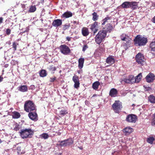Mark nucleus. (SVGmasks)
I'll return each instance as SVG.
<instances>
[{
	"label": "nucleus",
	"mask_w": 155,
	"mask_h": 155,
	"mask_svg": "<svg viewBox=\"0 0 155 155\" xmlns=\"http://www.w3.org/2000/svg\"><path fill=\"white\" fill-rule=\"evenodd\" d=\"M134 45L136 46H141L145 45L148 41L147 38L140 35H137L133 40Z\"/></svg>",
	"instance_id": "f257e3e1"
},
{
	"label": "nucleus",
	"mask_w": 155,
	"mask_h": 155,
	"mask_svg": "<svg viewBox=\"0 0 155 155\" xmlns=\"http://www.w3.org/2000/svg\"><path fill=\"white\" fill-rule=\"evenodd\" d=\"M107 35V33L104 30L99 31L95 37V42L97 44H100L105 38Z\"/></svg>",
	"instance_id": "f03ea898"
},
{
	"label": "nucleus",
	"mask_w": 155,
	"mask_h": 155,
	"mask_svg": "<svg viewBox=\"0 0 155 155\" xmlns=\"http://www.w3.org/2000/svg\"><path fill=\"white\" fill-rule=\"evenodd\" d=\"M33 131L30 128L21 130L19 132L20 135L23 138L30 137L33 135Z\"/></svg>",
	"instance_id": "7ed1b4c3"
},
{
	"label": "nucleus",
	"mask_w": 155,
	"mask_h": 155,
	"mask_svg": "<svg viewBox=\"0 0 155 155\" xmlns=\"http://www.w3.org/2000/svg\"><path fill=\"white\" fill-rule=\"evenodd\" d=\"M24 109L27 112H31L35 109V104L31 101H26L24 104Z\"/></svg>",
	"instance_id": "20e7f679"
},
{
	"label": "nucleus",
	"mask_w": 155,
	"mask_h": 155,
	"mask_svg": "<svg viewBox=\"0 0 155 155\" xmlns=\"http://www.w3.org/2000/svg\"><path fill=\"white\" fill-rule=\"evenodd\" d=\"M112 107L115 113L119 114L123 108L122 103L119 100H116L112 105Z\"/></svg>",
	"instance_id": "39448f33"
},
{
	"label": "nucleus",
	"mask_w": 155,
	"mask_h": 155,
	"mask_svg": "<svg viewBox=\"0 0 155 155\" xmlns=\"http://www.w3.org/2000/svg\"><path fill=\"white\" fill-rule=\"evenodd\" d=\"M59 49L60 52L64 55H68L71 53V50L69 47L65 44L61 45Z\"/></svg>",
	"instance_id": "423d86ee"
},
{
	"label": "nucleus",
	"mask_w": 155,
	"mask_h": 155,
	"mask_svg": "<svg viewBox=\"0 0 155 155\" xmlns=\"http://www.w3.org/2000/svg\"><path fill=\"white\" fill-rule=\"evenodd\" d=\"M136 60L139 64L143 65L145 63L146 59L143 55L141 53H138L136 56Z\"/></svg>",
	"instance_id": "0eeeda50"
},
{
	"label": "nucleus",
	"mask_w": 155,
	"mask_h": 155,
	"mask_svg": "<svg viewBox=\"0 0 155 155\" xmlns=\"http://www.w3.org/2000/svg\"><path fill=\"white\" fill-rule=\"evenodd\" d=\"M60 145L61 147L69 146L72 144L74 140L72 138H69L62 141H59Z\"/></svg>",
	"instance_id": "6e6552de"
},
{
	"label": "nucleus",
	"mask_w": 155,
	"mask_h": 155,
	"mask_svg": "<svg viewBox=\"0 0 155 155\" xmlns=\"http://www.w3.org/2000/svg\"><path fill=\"white\" fill-rule=\"evenodd\" d=\"M137 119V118L136 115L130 114L127 116L125 120L128 122L135 123Z\"/></svg>",
	"instance_id": "1a4fd4ad"
},
{
	"label": "nucleus",
	"mask_w": 155,
	"mask_h": 155,
	"mask_svg": "<svg viewBox=\"0 0 155 155\" xmlns=\"http://www.w3.org/2000/svg\"><path fill=\"white\" fill-rule=\"evenodd\" d=\"M120 38L121 40L126 42V43H125L126 45H127V44L130 45L129 44L130 43L131 38L128 36L124 34H122L120 36Z\"/></svg>",
	"instance_id": "9d476101"
},
{
	"label": "nucleus",
	"mask_w": 155,
	"mask_h": 155,
	"mask_svg": "<svg viewBox=\"0 0 155 155\" xmlns=\"http://www.w3.org/2000/svg\"><path fill=\"white\" fill-rule=\"evenodd\" d=\"M145 79L148 83L153 82L155 79V75L152 73H149L146 77Z\"/></svg>",
	"instance_id": "9b49d317"
},
{
	"label": "nucleus",
	"mask_w": 155,
	"mask_h": 155,
	"mask_svg": "<svg viewBox=\"0 0 155 155\" xmlns=\"http://www.w3.org/2000/svg\"><path fill=\"white\" fill-rule=\"evenodd\" d=\"M72 80L74 83V87L78 88L80 86V83L79 77L76 75H74L72 78Z\"/></svg>",
	"instance_id": "f8f14e48"
},
{
	"label": "nucleus",
	"mask_w": 155,
	"mask_h": 155,
	"mask_svg": "<svg viewBox=\"0 0 155 155\" xmlns=\"http://www.w3.org/2000/svg\"><path fill=\"white\" fill-rule=\"evenodd\" d=\"M105 30H104L106 33H110L114 29L113 25L110 23H108L105 26Z\"/></svg>",
	"instance_id": "ddd939ff"
},
{
	"label": "nucleus",
	"mask_w": 155,
	"mask_h": 155,
	"mask_svg": "<svg viewBox=\"0 0 155 155\" xmlns=\"http://www.w3.org/2000/svg\"><path fill=\"white\" fill-rule=\"evenodd\" d=\"M62 24V20L57 19L54 20L52 23V25L55 27H58L60 26Z\"/></svg>",
	"instance_id": "4468645a"
},
{
	"label": "nucleus",
	"mask_w": 155,
	"mask_h": 155,
	"mask_svg": "<svg viewBox=\"0 0 155 155\" xmlns=\"http://www.w3.org/2000/svg\"><path fill=\"white\" fill-rule=\"evenodd\" d=\"M123 131L125 135H128L133 132V129L130 127H127L124 129Z\"/></svg>",
	"instance_id": "2eb2a0df"
},
{
	"label": "nucleus",
	"mask_w": 155,
	"mask_h": 155,
	"mask_svg": "<svg viewBox=\"0 0 155 155\" xmlns=\"http://www.w3.org/2000/svg\"><path fill=\"white\" fill-rule=\"evenodd\" d=\"M118 94V91L114 88H112L110 91L109 95L111 97H115L117 96Z\"/></svg>",
	"instance_id": "dca6fc26"
},
{
	"label": "nucleus",
	"mask_w": 155,
	"mask_h": 155,
	"mask_svg": "<svg viewBox=\"0 0 155 155\" xmlns=\"http://www.w3.org/2000/svg\"><path fill=\"white\" fill-rule=\"evenodd\" d=\"M28 116L29 118L32 120H36L37 117V115L36 113L35 112H29Z\"/></svg>",
	"instance_id": "f3484780"
},
{
	"label": "nucleus",
	"mask_w": 155,
	"mask_h": 155,
	"mask_svg": "<svg viewBox=\"0 0 155 155\" xmlns=\"http://www.w3.org/2000/svg\"><path fill=\"white\" fill-rule=\"evenodd\" d=\"M106 61L107 64L111 65L114 63L115 59L111 56H110L107 58Z\"/></svg>",
	"instance_id": "a211bd4d"
},
{
	"label": "nucleus",
	"mask_w": 155,
	"mask_h": 155,
	"mask_svg": "<svg viewBox=\"0 0 155 155\" xmlns=\"http://www.w3.org/2000/svg\"><path fill=\"white\" fill-rule=\"evenodd\" d=\"M81 33L82 35L84 37L88 36L89 33L88 29L86 27H83L81 29Z\"/></svg>",
	"instance_id": "6ab92c4d"
},
{
	"label": "nucleus",
	"mask_w": 155,
	"mask_h": 155,
	"mask_svg": "<svg viewBox=\"0 0 155 155\" xmlns=\"http://www.w3.org/2000/svg\"><path fill=\"white\" fill-rule=\"evenodd\" d=\"M133 76L130 75L129 77L128 78H124L123 79V81H124V82L127 83H133L134 81L133 80Z\"/></svg>",
	"instance_id": "aec40b11"
},
{
	"label": "nucleus",
	"mask_w": 155,
	"mask_h": 155,
	"mask_svg": "<svg viewBox=\"0 0 155 155\" xmlns=\"http://www.w3.org/2000/svg\"><path fill=\"white\" fill-rule=\"evenodd\" d=\"M142 77V74L140 73L135 78L133 76V80L134 83H138L141 80Z\"/></svg>",
	"instance_id": "412c9836"
},
{
	"label": "nucleus",
	"mask_w": 155,
	"mask_h": 155,
	"mask_svg": "<svg viewBox=\"0 0 155 155\" xmlns=\"http://www.w3.org/2000/svg\"><path fill=\"white\" fill-rule=\"evenodd\" d=\"M130 8H131L133 10L137 9L138 7L137 3V2H130Z\"/></svg>",
	"instance_id": "4be33fe9"
},
{
	"label": "nucleus",
	"mask_w": 155,
	"mask_h": 155,
	"mask_svg": "<svg viewBox=\"0 0 155 155\" xmlns=\"http://www.w3.org/2000/svg\"><path fill=\"white\" fill-rule=\"evenodd\" d=\"M84 59L83 58H80L78 60V67L80 69L82 68L84 62Z\"/></svg>",
	"instance_id": "5701e85b"
},
{
	"label": "nucleus",
	"mask_w": 155,
	"mask_h": 155,
	"mask_svg": "<svg viewBox=\"0 0 155 155\" xmlns=\"http://www.w3.org/2000/svg\"><path fill=\"white\" fill-rule=\"evenodd\" d=\"M18 90L22 92H25L28 91V87L26 85H21L18 88Z\"/></svg>",
	"instance_id": "b1692460"
},
{
	"label": "nucleus",
	"mask_w": 155,
	"mask_h": 155,
	"mask_svg": "<svg viewBox=\"0 0 155 155\" xmlns=\"http://www.w3.org/2000/svg\"><path fill=\"white\" fill-rule=\"evenodd\" d=\"M73 15L72 12L70 11H67L64 12L63 15L62 16L64 18H68L72 16Z\"/></svg>",
	"instance_id": "393cba45"
},
{
	"label": "nucleus",
	"mask_w": 155,
	"mask_h": 155,
	"mask_svg": "<svg viewBox=\"0 0 155 155\" xmlns=\"http://www.w3.org/2000/svg\"><path fill=\"white\" fill-rule=\"evenodd\" d=\"M150 47L151 48V51L154 52L153 54L155 55V41H152L150 43Z\"/></svg>",
	"instance_id": "a878e982"
},
{
	"label": "nucleus",
	"mask_w": 155,
	"mask_h": 155,
	"mask_svg": "<svg viewBox=\"0 0 155 155\" xmlns=\"http://www.w3.org/2000/svg\"><path fill=\"white\" fill-rule=\"evenodd\" d=\"M98 22L97 21H94L93 23L91 25L90 29L93 31L96 28H98Z\"/></svg>",
	"instance_id": "bb28decb"
},
{
	"label": "nucleus",
	"mask_w": 155,
	"mask_h": 155,
	"mask_svg": "<svg viewBox=\"0 0 155 155\" xmlns=\"http://www.w3.org/2000/svg\"><path fill=\"white\" fill-rule=\"evenodd\" d=\"M100 85V83L98 81H96L94 82L92 84V88L94 89L97 90Z\"/></svg>",
	"instance_id": "cd10ccee"
},
{
	"label": "nucleus",
	"mask_w": 155,
	"mask_h": 155,
	"mask_svg": "<svg viewBox=\"0 0 155 155\" xmlns=\"http://www.w3.org/2000/svg\"><path fill=\"white\" fill-rule=\"evenodd\" d=\"M130 2H123L121 5V7L124 8H130Z\"/></svg>",
	"instance_id": "c85d7f7f"
},
{
	"label": "nucleus",
	"mask_w": 155,
	"mask_h": 155,
	"mask_svg": "<svg viewBox=\"0 0 155 155\" xmlns=\"http://www.w3.org/2000/svg\"><path fill=\"white\" fill-rule=\"evenodd\" d=\"M148 100L151 103H155V97L153 95H150L149 96Z\"/></svg>",
	"instance_id": "c756f323"
},
{
	"label": "nucleus",
	"mask_w": 155,
	"mask_h": 155,
	"mask_svg": "<svg viewBox=\"0 0 155 155\" xmlns=\"http://www.w3.org/2000/svg\"><path fill=\"white\" fill-rule=\"evenodd\" d=\"M92 15L93 16L92 20L94 21H96L98 19V15H97V13L96 12H94Z\"/></svg>",
	"instance_id": "7c9ffc66"
},
{
	"label": "nucleus",
	"mask_w": 155,
	"mask_h": 155,
	"mask_svg": "<svg viewBox=\"0 0 155 155\" xmlns=\"http://www.w3.org/2000/svg\"><path fill=\"white\" fill-rule=\"evenodd\" d=\"M48 69L49 71H51L53 73H54V71L56 70V68L54 65H50L48 68Z\"/></svg>",
	"instance_id": "2f4dec72"
},
{
	"label": "nucleus",
	"mask_w": 155,
	"mask_h": 155,
	"mask_svg": "<svg viewBox=\"0 0 155 155\" xmlns=\"http://www.w3.org/2000/svg\"><path fill=\"white\" fill-rule=\"evenodd\" d=\"M111 16H107V17L102 20L103 23H102V25H104L106 23L108 22V20L111 19Z\"/></svg>",
	"instance_id": "473e14b6"
},
{
	"label": "nucleus",
	"mask_w": 155,
	"mask_h": 155,
	"mask_svg": "<svg viewBox=\"0 0 155 155\" xmlns=\"http://www.w3.org/2000/svg\"><path fill=\"white\" fill-rule=\"evenodd\" d=\"M39 75L42 77H45L47 75L46 71L45 70H41L39 72Z\"/></svg>",
	"instance_id": "72a5a7b5"
},
{
	"label": "nucleus",
	"mask_w": 155,
	"mask_h": 155,
	"mask_svg": "<svg viewBox=\"0 0 155 155\" xmlns=\"http://www.w3.org/2000/svg\"><path fill=\"white\" fill-rule=\"evenodd\" d=\"M154 140L155 139L153 137H150L147 138V141L148 143L152 144Z\"/></svg>",
	"instance_id": "f704fd0d"
},
{
	"label": "nucleus",
	"mask_w": 155,
	"mask_h": 155,
	"mask_svg": "<svg viewBox=\"0 0 155 155\" xmlns=\"http://www.w3.org/2000/svg\"><path fill=\"white\" fill-rule=\"evenodd\" d=\"M68 111L67 110L64 109H62L60 112V115L61 116H64V115L68 113Z\"/></svg>",
	"instance_id": "c9c22d12"
},
{
	"label": "nucleus",
	"mask_w": 155,
	"mask_h": 155,
	"mask_svg": "<svg viewBox=\"0 0 155 155\" xmlns=\"http://www.w3.org/2000/svg\"><path fill=\"white\" fill-rule=\"evenodd\" d=\"M20 115L19 113L17 112H14L13 113V117L14 118H18L20 117Z\"/></svg>",
	"instance_id": "e433bc0d"
},
{
	"label": "nucleus",
	"mask_w": 155,
	"mask_h": 155,
	"mask_svg": "<svg viewBox=\"0 0 155 155\" xmlns=\"http://www.w3.org/2000/svg\"><path fill=\"white\" fill-rule=\"evenodd\" d=\"M40 137L42 139H46L49 137V135L46 133H43L40 135Z\"/></svg>",
	"instance_id": "4c0bfd02"
},
{
	"label": "nucleus",
	"mask_w": 155,
	"mask_h": 155,
	"mask_svg": "<svg viewBox=\"0 0 155 155\" xmlns=\"http://www.w3.org/2000/svg\"><path fill=\"white\" fill-rule=\"evenodd\" d=\"M16 151L18 154H21L24 153V152L21 150V148L20 147H18L16 149Z\"/></svg>",
	"instance_id": "58836bf2"
},
{
	"label": "nucleus",
	"mask_w": 155,
	"mask_h": 155,
	"mask_svg": "<svg viewBox=\"0 0 155 155\" xmlns=\"http://www.w3.org/2000/svg\"><path fill=\"white\" fill-rule=\"evenodd\" d=\"M36 8L35 6H31L29 8L28 12H33L36 10Z\"/></svg>",
	"instance_id": "ea45409f"
},
{
	"label": "nucleus",
	"mask_w": 155,
	"mask_h": 155,
	"mask_svg": "<svg viewBox=\"0 0 155 155\" xmlns=\"http://www.w3.org/2000/svg\"><path fill=\"white\" fill-rule=\"evenodd\" d=\"M18 45V43H16L15 42H13L12 47L14 48V50L15 51L17 50V47Z\"/></svg>",
	"instance_id": "a19ab883"
},
{
	"label": "nucleus",
	"mask_w": 155,
	"mask_h": 155,
	"mask_svg": "<svg viewBox=\"0 0 155 155\" xmlns=\"http://www.w3.org/2000/svg\"><path fill=\"white\" fill-rule=\"evenodd\" d=\"M20 128V126L18 124H16L15 125V127L14 129L15 131H18L19 130Z\"/></svg>",
	"instance_id": "79ce46f5"
},
{
	"label": "nucleus",
	"mask_w": 155,
	"mask_h": 155,
	"mask_svg": "<svg viewBox=\"0 0 155 155\" xmlns=\"http://www.w3.org/2000/svg\"><path fill=\"white\" fill-rule=\"evenodd\" d=\"M88 48V45H84L83 47L82 48V51L84 52Z\"/></svg>",
	"instance_id": "37998d69"
},
{
	"label": "nucleus",
	"mask_w": 155,
	"mask_h": 155,
	"mask_svg": "<svg viewBox=\"0 0 155 155\" xmlns=\"http://www.w3.org/2000/svg\"><path fill=\"white\" fill-rule=\"evenodd\" d=\"M56 78L55 77H54L53 78H50L49 81L50 82H53L56 80Z\"/></svg>",
	"instance_id": "c03bdc74"
},
{
	"label": "nucleus",
	"mask_w": 155,
	"mask_h": 155,
	"mask_svg": "<svg viewBox=\"0 0 155 155\" xmlns=\"http://www.w3.org/2000/svg\"><path fill=\"white\" fill-rule=\"evenodd\" d=\"M11 30L10 29L8 28L6 31V34L7 35H9L11 33Z\"/></svg>",
	"instance_id": "a18cd8bd"
},
{
	"label": "nucleus",
	"mask_w": 155,
	"mask_h": 155,
	"mask_svg": "<svg viewBox=\"0 0 155 155\" xmlns=\"http://www.w3.org/2000/svg\"><path fill=\"white\" fill-rule=\"evenodd\" d=\"M61 130H58V131L55 132V134H53V135L54 136L55 135H60L61 134V132H60Z\"/></svg>",
	"instance_id": "49530a36"
},
{
	"label": "nucleus",
	"mask_w": 155,
	"mask_h": 155,
	"mask_svg": "<svg viewBox=\"0 0 155 155\" xmlns=\"http://www.w3.org/2000/svg\"><path fill=\"white\" fill-rule=\"evenodd\" d=\"M151 125L153 126L155 125V118H153L151 122Z\"/></svg>",
	"instance_id": "de8ad7c7"
},
{
	"label": "nucleus",
	"mask_w": 155,
	"mask_h": 155,
	"mask_svg": "<svg viewBox=\"0 0 155 155\" xmlns=\"http://www.w3.org/2000/svg\"><path fill=\"white\" fill-rule=\"evenodd\" d=\"M71 38H72L71 37H67L66 38V40L67 41H69L71 40Z\"/></svg>",
	"instance_id": "09e8293b"
},
{
	"label": "nucleus",
	"mask_w": 155,
	"mask_h": 155,
	"mask_svg": "<svg viewBox=\"0 0 155 155\" xmlns=\"http://www.w3.org/2000/svg\"><path fill=\"white\" fill-rule=\"evenodd\" d=\"M98 29H97V28H96L94 29V30L93 31H93V33H94V34L97 32V31H98Z\"/></svg>",
	"instance_id": "8fccbe9b"
},
{
	"label": "nucleus",
	"mask_w": 155,
	"mask_h": 155,
	"mask_svg": "<svg viewBox=\"0 0 155 155\" xmlns=\"http://www.w3.org/2000/svg\"><path fill=\"white\" fill-rule=\"evenodd\" d=\"M151 21L153 23H155V16L152 18Z\"/></svg>",
	"instance_id": "3c124183"
},
{
	"label": "nucleus",
	"mask_w": 155,
	"mask_h": 155,
	"mask_svg": "<svg viewBox=\"0 0 155 155\" xmlns=\"http://www.w3.org/2000/svg\"><path fill=\"white\" fill-rule=\"evenodd\" d=\"M73 23L74 24L78 25L79 24V21H74Z\"/></svg>",
	"instance_id": "603ef678"
},
{
	"label": "nucleus",
	"mask_w": 155,
	"mask_h": 155,
	"mask_svg": "<svg viewBox=\"0 0 155 155\" xmlns=\"http://www.w3.org/2000/svg\"><path fill=\"white\" fill-rule=\"evenodd\" d=\"M3 20V18L2 17H0V24L2 23Z\"/></svg>",
	"instance_id": "864d4df0"
},
{
	"label": "nucleus",
	"mask_w": 155,
	"mask_h": 155,
	"mask_svg": "<svg viewBox=\"0 0 155 155\" xmlns=\"http://www.w3.org/2000/svg\"><path fill=\"white\" fill-rule=\"evenodd\" d=\"M3 79V78L1 76H0V82H2Z\"/></svg>",
	"instance_id": "5fc2aeb1"
},
{
	"label": "nucleus",
	"mask_w": 155,
	"mask_h": 155,
	"mask_svg": "<svg viewBox=\"0 0 155 155\" xmlns=\"http://www.w3.org/2000/svg\"><path fill=\"white\" fill-rule=\"evenodd\" d=\"M85 104L86 105H88L89 104V102L87 100H86L85 101Z\"/></svg>",
	"instance_id": "6e6d98bb"
},
{
	"label": "nucleus",
	"mask_w": 155,
	"mask_h": 155,
	"mask_svg": "<svg viewBox=\"0 0 155 155\" xmlns=\"http://www.w3.org/2000/svg\"><path fill=\"white\" fill-rule=\"evenodd\" d=\"M64 26H65V27H67V28H64V30H65L67 28H68V27H69V26L68 25H64Z\"/></svg>",
	"instance_id": "4d7b16f0"
},
{
	"label": "nucleus",
	"mask_w": 155,
	"mask_h": 155,
	"mask_svg": "<svg viewBox=\"0 0 155 155\" xmlns=\"http://www.w3.org/2000/svg\"><path fill=\"white\" fill-rule=\"evenodd\" d=\"M97 94H94L92 96V97H95V96H97Z\"/></svg>",
	"instance_id": "13d9d810"
},
{
	"label": "nucleus",
	"mask_w": 155,
	"mask_h": 155,
	"mask_svg": "<svg viewBox=\"0 0 155 155\" xmlns=\"http://www.w3.org/2000/svg\"><path fill=\"white\" fill-rule=\"evenodd\" d=\"M57 131H56L55 130H54V129H53L52 130V132H54V133H55V132H57Z\"/></svg>",
	"instance_id": "bf43d9fd"
},
{
	"label": "nucleus",
	"mask_w": 155,
	"mask_h": 155,
	"mask_svg": "<svg viewBox=\"0 0 155 155\" xmlns=\"http://www.w3.org/2000/svg\"><path fill=\"white\" fill-rule=\"evenodd\" d=\"M44 0H40L41 3H42L44 2Z\"/></svg>",
	"instance_id": "052dcab7"
},
{
	"label": "nucleus",
	"mask_w": 155,
	"mask_h": 155,
	"mask_svg": "<svg viewBox=\"0 0 155 155\" xmlns=\"http://www.w3.org/2000/svg\"><path fill=\"white\" fill-rule=\"evenodd\" d=\"M153 117L155 118V113L153 115Z\"/></svg>",
	"instance_id": "680f3d73"
},
{
	"label": "nucleus",
	"mask_w": 155,
	"mask_h": 155,
	"mask_svg": "<svg viewBox=\"0 0 155 155\" xmlns=\"http://www.w3.org/2000/svg\"><path fill=\"white\" fill-rule=\"evenodd\" d=\"M102 50L103 51H104V49L103 48H102Z\"/></svg>",
	"instance_id": "e2e57ef3"
},
{
	"label": "nucleus",
	"mask_w": 155,
	"mask_h": 155,
	"mask_svg": "<svg viewBox=\"0 0 155 155\" xmlns=\"http://www.w3.org/2000/svg\"><path fill=\"white\" fill-rule=\"evenodd\" d=\"M2 142V141L1 139H0V143H1Z\"/></svg>",
	"instance_id": "0e129e2a"
},
{
	"label": "nucleus",
	"mask_w": 155,
	"mask_h": 155,
	"mask_svg": "<svg viewBox=\"0 0 155 155\" xmlns=\"http://www.w3.org/2000/svg\"><path fill=\"white\" fill-rule=\"evenodd\" d=\"M78 73H79H79H80V71H78Z\"/></svg>",
	"instance_id": "69168bd1"
},
{
	"label": "nucleus",
	"mask_w": 155,
	"mask_h": 155,
	"mask_svg": "<svg viewBox=\"0 0 155 155\" xmlns=\"http://www.w3.org/2000/svg\"><path fill=\"white\" fill-rule=\"evenodd\" d=\"M154 6H155V3H154Z\"/></svg>",
	"instance_id": "338daca9"
},
{
	"label": "nucleus",
	"mask_w": 155,
	"mask_h": 155,
	"mask_svg": "<svg viewBox=\"0 0 155 155\" xmlns=\"http://www.w3.org/2000/svg\"><path fill=\"white\" fill-rule=\"evenodd\" d=\"M26 31H24V32H25Z\"/></svg>",
	"instance_id": "774afa93"
}]
</instances>
